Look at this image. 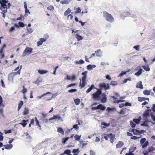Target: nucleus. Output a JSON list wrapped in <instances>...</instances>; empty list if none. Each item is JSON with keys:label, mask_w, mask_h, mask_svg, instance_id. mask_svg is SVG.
Listing matches in <instances>:
<instances>
[{"label": "nucleus", "mask_w": 155, "mask_h": 155, "mask_svg": "<svg viewBox=\"0 0 155 155\" xmlns=\"http://www.w3.org/2000/svg\"><path fill=\"white\" fill-rule=\"evenodd\" d=\"M101 94L102 91L101 89H97V91L92 94L93 99L94 100H100V96Z\"/></svg>", "instance_id": "f257e3e1"}, {"label": "nucleus", "mask_w": 155, "mask_h": 155, "mask_svg": "<svg viewBox=\"0 0 155 155\" xmlns=\"http://www.w3.org/2000/svg\"><path fill=\"white\" fill-rule=\"evenodd\" d=\"M22 65H21L20 68L19 67V66L17 67L14 70V71H17L16 72H11L8 75V77L11 78H13L16 75H20L21 73V70L22 68Z\"/></svg>", "instance_id": "f03ea898"}, {"label": "nucleus", "mask_w": 155, "mask_h": 155, "mask_svg": "<svg viewBox=\"0 0 155 155\" xmlns=\"http://www.w3.org/2000/svg\"><path fill=\"white\" fill-rule=\"evenodd\" d=\"M103 16L106 20L110 22H112L114 21V18L112 15L106 12H103Z\"/></svg>", "instance_id": "7ed1b4c3"}, {"label": "nucleus", "mask_w": 155, "mask_h": 155, "mask_svg": "<svg viewBox=\"0 0 155 155\" xmlns=\"http://www.w3.org/2000/svg\"><path fill=\"white\" fill-rule=\"evenodd\" d=\"M71 11L70 8H68L64 12V15L66 16L67 15V19H68L70 17V19L71 20L73 19V16L71 14H69L71 12Z\"/></svg>", "instance_id": "20e7f679"}, {"label": "nucleus", "mask_w": 155, "mask_h": 155, "mask_svg": "<svg viewBox=\"0 0 155 155\" xmlns=\"http://www.w3.org/2000/svg\"><path fill=\"white\" fill-rule=\"evenodd\" d=\"M32 48L29 47H26L23 52V56H25L28 54H30L32 52Z\"/></svg>", "instance_id": "39448f33"}, {"label": "nucleus", "mask_w": 155, "mask_h": 155, "mask_svg": "<svg viewBox=\"0 0 155 155\" xmlns=\"http://www.w3.org/2000/svg\"><path fill=\"white\" fill-rule=\"evenodd\" d=\"M146 139L145 138H143L141 139L140 140V143L142 145V147L144 148L146 147L149 144L148 141H146Z\"/></svg>", "instance_id": "423d86ee"}, {"label": "nucleus", "mask_w": 155, "mask_h": 155, "mask_svg": "<svg viewBox=\"0 0 155 155\" xmlns=\"http://www.w3.org/2000/svg\"><path fill=\"white\" fill-rule=\"evenodd\" d=\"M99 86L101 88L100 89H101L104 88L106 90L110 88L109 84H106L104 83H102L99 84Z\"/></svg>", "instance_id": "0eeeda50"}, {"label": "nucleus", "mask_w": 155, "mask_h": 155, "mask_svg": "<svg viewBox=\"0 0 155 155\" xmlns=\"http://www.w3.org/2000/svg\"><path fill=\"white\" fill-rule=\"evenodd\" d=\"M105 107L103 106L102 104H100L98 105L97 107H92L91 109L92 110H94L98 109H100L101 110H104L105 109Z\"/></svg>", "instance_id": "6e6552de"}, {"label": "nucleus", "mask_w": 155, "mask_h": 155, "mask_svg": "<svg viewBox=\"0 0 155 155\" xmlns=\"http://www.w3.org/2000/svg\"><path fill=\"white\" fill-rule=\"evenodd\" d=\"M82 81L81 83V79H80V83L79 85V86L81 87V88L84 87L86 84V79H85L84 78H82Z\"/></svg>", "instance_id": "1a4fd4ad"}, {"label": "nucleus", "mask_w": 155, "mask_h": 155, "mask_svg": "<svg viewBox=\"0 0 155 155\" xmlns=\"http://www.w3.org/2000/svg\"><path fill=\"white\" fill-rule=\"evenodd\" d=\"M44 97V99L45 100L50 101L53 98V95L51 93V94H48Z\"/></svg>", "instance_id": "9d476101"}, {"label": "nucleus", "mask_w": 155, "mask_h": 155, "mask_svg": "<svg viewBox=\"0 0 155 155\" xmlns=\"http://www.w3.org/2000/svg\"><path fill=\"white\" fill-rule=\"evenodd\" d=\"M136 149L135 147H131L129 149V152L126 153L125 155H134V153H133V152Z\"/></svg>", "instance_id": "9b49d317"}, {"label": "nucleus", "mask_w": 155, "mask_h": 155, "mask_svg": "<svg viewBox=\"0 0 155 155\" xmlns=\"http://www.w3.org/2000/svg\"><path fill=\"white\" fill-rule=\"evenodd\" d=\"M136 70H139V71L135 74V75L137 76H139L142 73L143 69L140 66H138L136 68Z\"/></svg>", "instance_id": "f8f14e48"}, {"label": "nucleus", "mask_w": 155, "mask_h": 155, "mask_svg": "<svg viewBox=\"0 0 155 155\" xmlns=\"http://www.w3.org/2000/svg\"><path fill=\"white\" fill-rule=\"evenodd\" d=\"M46 41V39L41 38L40 39V41H38L37 43V46H39L42 45L44 42Z\"/></svg>", "instance_id": "ddd939ff"}, {"label": "nucleus", "mask_w": 155, "mask_h": 155, "mask_svg": "<svg viewBox=\"0 0 155 155\" xmlns=\"http://www.w3.org/2000/svg\"><path fill=\"white\" fill-rule=\"evenodd\" d=\"M151 111V109H147L146 110L143 114V116L144 117H147L149 115V112Z\"/></svg>", "instance_id": "4468645a"}, {"label": "nucleus", "mask_w": 155, "mask_h": 155, "mask_svg": "<svg viewBox=\"0 0 155 155\" xmlns=\"http://www.w3.org/2000/svg\"><path fill=\"white\" fill-rule=\"evenodd\" d=\"M24 7L25 9V15L27 14H30V12L29 10L27 8V3L26 2H24Z\"/></svg>", "instance_id": "2eb2a0df"}, {"label": "nucleus", "mask_w": 155, "mask_h": 155, "mask_svg": "<svg viewBox=\"0 0 155 155\" xmlns=\"http://www.w3.org/2000/svg\"><path fill=\"white\" fill-rule=\"evenodd\" d=\"M108 137L110 138V142L113 143L115 138V136L112 135V134L111 133L109 134Z\"/></svg>", "instance_id": "dca6fc26"}, {"label": "nucleus", "mask_w": 155, "mask_h": 155, "mask_svg": "<svg viewBox=\"0 0 155 155\" xmlns=\"http://www.w3.org/2000/svg\"><path fill=\"white\" fill-rule=\"evenodd\" d=\"M102 96L103 97L101 99V101L103 103H105L107 101V98L106 97V95L105 94H102Z\"/></svg>", "instance_id": "f3484780"}, {"label": "nucleus", "mask_w": 155, "mask_h": 155, "mask_svg": "<svg viewBox=\"0 0 155 155\" xmlns=\"http://www.w3.org/2000/svg\"><path fill=\"white\" fill-rule=\"evenodd\" d=\"M130 15V13L128 12H123L121 14V17L123 18L129 15Z\"/></svg>", "instance_id": "a211bd4d"}, {"label": "nucleus", "mask_w": 155, "mask_h": 155, "mask_svg": "<svg viewBox=\"0 0 155 155\" xmlns=\"http://www.w3.org/2000/svg\"><path fill=\"white\" fill-rule=\"evenodd\" d=\"M58 118L59 120L61 118V117L59 116L58 115H54L53 117L51 118L49 120H53L57 118Z\"/></svg>", "instance_id": "6ab92c4d"}, {"label": "nucleus", "mask_w": 155, "mask_h": 155, "mask_svg": "<svg viewBox=\"0 0 155 155\" xmlns=\"http://www.w3.org/2000/svg\"><path fill=\"white\" fill-rule=\"evenodd\" d=\"M29 113V110L28 108L25 107L24 109V110L23 112V114L24 115L28 114Z\"/></svg>", "instance_id": "aec40b11"}, {"label": "nucleus", "mask_w": 155, "mask_h": 155, "mask_svg": "<svg viewBox=\"0 0 155 155\" xmlns=\"http://www.w3.org/2000/svg\"><path fill=\"white\" fill-rule=\"evenodd\" d=\"M124 143L123 142L119 141L116 145V147L117 148H120L124 145Z\"/></svg>", "instance_id": "412c9836"}, {"label": "nucleus", "mask_w": 155, "mask_h": 155, "mask_svg": "<svg viewBox=\"0 0 155 155\" xmlns=\"http://www.w3.org/2000/svg\"><path fill=\"white\" fill-rule=\"evenodd\" d=\"M28 120H22L21 121V123L20 124H21L23 127H25L26 126L27 123V122H28Z\"/></svg>", "instance_id": "4be33fe9"}, {"label": "nucleus", "mask_w": 155, "mask_h": 155, "mask_svg": "<svg viewBox=\"0 0 155 155\" xmlns=\"http://www.w3.org/2000/svg\"><path fill=\"white\" fill-rule=\"evenodd\" d=\"M95 53L96 54V55L98 57H101V51L100 49L95 51Z\"/></svg>", "instance_id": "5701e85b"}, {"label": "nucleus", "mask_w": 155, "mask_h": 155, "mask_svg": "<svg viewBox=\"0 0 155 155\" xmlns=\"http://www.w3.org/2000/svg\"><path fill=\"white\" fill-rule=\"evenodd\" d=\"M35 122H36V125L38 126L39 127V129L40 130H41V126L40 124H39V122L38 120L37 119V117H35Z\"/></svg>", "instance_id": "b1692460"}, {"label": "nucleus", "mask_w": 155, "mask_h": 155, "mask_svg": "<svg viewBox=\"0 0 155 155\" xmlns=\"http://www.w3.org/2000/svg\"><path fill=\"white\" fill-rule=\"evenodd\" d=\"M131 132L133 133V134L135 135L139 134L140 131L137 130L133 129L132 130Z\"/></svg>", "instance_id": "393cba45"}, {"label": "nucleus", "mask_w": 155, "mask_h": 155, "mask_svg": "<svg viewBox=\"0 0 155 155\" xmlns=\"http://www.w3.org/2000/svg\"><path fill=\"white\" fill-rule=\"evenodd\" d=\"M95 89V87H94V84H92L91 86L89 87L87 90L86 92L87 93H88L90 92L91 90L93 89Z\"/></svg>", "instance_id": "a878e982"}, {"label": "nucleus", "mask_w": 155, "mask_h": 155, "mask_svg": "<svg viewBox=\"0 0 155 155\" xmlns=\"http://www.w3.org/2000/svg\"><path fill=\"white\" fill-rule=\"evenodd\" d=\"M0 3L1 4V6L3 8H7V5L5 3H4L2 1V0L1 2H0Z\"/></svg>", "instance_id": "bb28decb"}, {"label": "nucleus", "mask_w": 155, "mask_h": 155, "mask_svg": "<svg viewBox=\"0 0 155 155\" xmlns=\"http://www.w3.org/2000/svg\"><path fill=\"white\" fill-rule=\"evenodd\" d=\"M75 36H76V38L77 39V40L78 41H79L83 39V38L81 36L79 35L78 34H76L75 35Z\"/></svg>", "instance_id": "cd10ccee"}, {"label": "nucleus", "mask_w": 155, "mask_h": 155, "mask_svg": "<svg viewBox=\"0 0 155 155\" xmlns=\"http://www.w3.org/2000/svg\"><path fill=\"white\" fill-rule=\"evenodd\" d=\"M142 67L143 69L146 71H149L150 70V68L148 65H143Z\"/></svg>", "instance_id": "c85d7f7f"}, {"label": "nucleus", "mask_w": 155, "mask_h": 155, "mask_svg": "<svg viewBox=\"0 0 155 155\" xmlns=\"http://www.w3.org/2000/svg\"><path fill=\"white\" fill-rule=\"evenodd\" d=\"M155 150V147L152 146L149 147L148 148V151L149 152L153 151H154Z\"/></svg>", "instance_id": "c756f323"}, {"label": "nucleus", "mask_w": 155, "mask_h": 155, "mask_svg": "<svg viewBox=\"0 0 155 155\" xmlns=\"http://www.w3.org/2000/svg\"><path fill=\"white\" fill-rule=\"evenodd\" d=\"M23 104V102L22 101H20L18 104V110L19 111Z\"/></svg>", "instance_id": "7c9ffc66"}, {"label": "nucleus", "mask_w": 155, "mask_h": 155, "mask_svg": "<svg viewBox=\"0 0 155 155\" xmlns=\"http://www.w3.org/2000/svg\"><path fill=\"white\" fill-rule=\"evenodd\" d=\"M57 131L62 134L64 135V132L63 129L61 127H59L57 129Z\"/></svg>", "instance_id": "2f4dec72"}, {"label": "nucleus", "mask_w": 155, "mask_h": 155, "mask_svg": "<svg viewBox=\"0 0 155 155\" xmlns=\"http://www.w3.org/2000/svg\"><path fill=\"white\" fill-rule=\"evenodd\" d=\"M38 72L40 74H43L47 73L48 72V71L44 70H38Z\"/></svg>", "instance_id": "473e14b6"}, {"label": "nucleus", "mask_w": 155, "mask_h": 155, "mask_svg": "<svg viewBox=\"0 0 155 155\" xmlns=\"http://www.w3.org/2000/svg\"><path fill=\"white\" fill-rule=\"evenodd\" d=\"M150 90H144L143 91V94L146 95H149L150 94Z\"/></svg>", "instance_id": "72a5a7b5"}, {"label": "nucleus", "mask_w": 155, "mask_h": 155, "mask_svg": "<svg viewBox=\"0 0 155 155\" xmlns=\"http://www.w3.org/2000/svg\"><path fill=\"white\" fill-rule=\"evenodd\" d=\"M74 101L75 104L78 105L79 104L80 102V100L79 98H77L74 100Z\"/></svg>", "instance_id": "f704fd0d"}, {"label": "nucleus", "mask_w": 155, "mask_h": 155, "mask_svg": "<svg viewBox=\"0 0 155 155\" xmlns=\"http://www.w3.org/2000/svg\"><path fill=\"white\" fill-rule=\"evenodd\" d=\"M148 122H150V121H145L143 123L141 124V125L142 126H144L146 127H148Z\"/></svg>", "instance_id": "c9c22d12"}, {"label": "nucleus", "mask_w": 155, "mask_h": 155, "mask_svg": "<svg viewBox=\"0 0 155 155\" xmlns=\"http://www.w3.org/2000/svg\"><path fill=\"white\" fill-rule=\"evenodd\" d=\"M136 87L137 88H140L141 89L143 88V86L141 81L140 82V83L137 84V85L136 86Z\"/></svg>", "instance_id": "e433bc0d"}, {"label": "nucleus", "mask_w": 155, "mask_h": 155, "mask_svg": "<svg viewBox=\"0 0 155 155\" xmlns=\"http://www.w3.org/2000/svg\"><path fill=\"white\" fill-rule=\"evenodd\" d=\"M69 139V137H68L66 138H63L62 139V144H65L66 142Z\"/></svg>", "instance_id": "4c0bfd02"}, {"label": "nucleus", "mask_w": 155, "mask_h": 155, "mask_svg": "<svg viewBox=\"0 0 155 155\" xmlns=\"http://www.w3.org/2000/svg\"><path fill=\"white\" fill-rule=\"evenodd\" d=\"M4 147H5V148L6 149H11L13 147L12 144H8L7 145H4Z\"/></svg>", "instance_id": "58836bf2"}, {"label": "nucleus", "mask_w": 155, "mask_h": 155, "mask_svg": "<svg viewBox=\"0 0 155 155\" xmlns=\"http://www.w3.org/2000/svg\"><path fill=\"white\" fill-rule=\"evenodd\" d=\"M22 87L23 89L21 91V92L24 95H25V94L27 92V90L25 87L24 86H23Z\"/></svg>", "instance_id": "ea45409f"}, {"label": "nucleus", "mask_w": 155, "mask_h": 155, "mask_svg": "<svg viewBox=\"0 0 155 155\" xmlns=\"http://www.w3.org/2000/svg\"><path fill=\"white\" fill-rule=\"evenodd\" d=\"M107 111H114L115 110L116 111V108L115 107H113L111 108L110 107H108L107 109Z\"/></svg>", "instance_id": "a19ab883"}, {"label": "nucleus", "mask_w": 155, "mask_h": 155, "mask_svg": "<svg viewBox=\"0 0 155 155\" xmlns=\"http://www.w3.org/2000/svg\"><path fill=\"white\" fill-rule=\"evenodd\" d=\"M48 94H51V93L49 92H48L46 93L43 94L41 96H38V97L39 99H41V98H42V97H44V96H46Z\"/></svg>", "instance_id": "79ce46f5"}, {"label": "nucleus", "mask_w": 155, "mask_h": 155, "mask_svg": "<svg viewBox=\"0 0 155 155\" xmlns=\"http://www.w3.org/2000/svg\"><path fill=\"white\" fill-rule=\"evenodd\" d=\"M84 62L83 60L81 59L79 61H76L75 62V63L77 64H84Z\"/></svg>", "instance_id": "37998d69"}, {"label": "nucleus", "mask_w": 155, "mask_h": 155, "mask_svg": "<svg viewBox=\"0 0 155 155\" xmlns=\"http://www.w3.org/2000/svg\"><path fill=\"white\" fill-rule=\"evenodd\" d=\"M87 71H84V72H82L81 74L82 75H83L84 76L83 77H82V78H84L85 79H86L87 74Z\"/></svg>", "instance_id": "c03bdc74"}, {"label": "nucleus", "mask_w": 155, "mask_h": 155, "mask_svg": "<svg viewBox=\"0 0 155 155\" xmlns=\"http://www.w3.org/2000/svg\"><path fill=\"white\" fill-rule=\"evenodd\" d=\"M81 137V136H79L77 134H76L74 136V137L75 139V140L78 141H79Z\"/></svg>", "instance_id": "a18cd8bd"}, {"label": "nucleus", "mask_w": 155, "mask_h": 155, "mask_svg": "<svg viewBox=\"0 0 155 155\" xmlns=\"http://www.w3.org/2000/svg\"><path fill=\"white\" fill-rule=\"evenodd\" d=\"M47 9L50 11H53L54 10V7L53 5H50L47 7Z\"/></svg>", "instance_id": "49530a36"}, {"label": "nucleus", "mask_w": 155, "mask_h": 155, "mask_svg": "<svg viewBox=\"0 0 155 155\" xmlns=\"http://www.w3.org/2000/svg\"><path fill=\"white\" fill-rule=\"evenodd\" d=\"M4 49L1 48L0 49V54H2L1 58H3L4 57V54L3 53Z\"/></svg>", "instance_id": "de8ad7c7"}, {"label": "nucleus", "mask_w": 155, "mask_h": 155, "mask_svg": "<svg viewBox=\"0 0 155 155\" xmlns=\"http://www.w3.org/2000/svg\"><path fill=\"white\" fill-rule=\"evenodd\" d=\"M110 84L111 85L115 86L117 85V81H112L110 82Z\"/></svg>", "instance_id": "09e8293b"}, {"label": "nucleus", "mask_w": 155, "mask_h": 155, "mask_svg": "<svg viewBox=\"0 0 155 155\" xmlns=\"http://www.w3.org/2000/svg\"><path fill=\"white\" fill-rule=\"evenodd\" d=\"M79 127L78 125V124H75L73 125V128H71L70 130H72L73 128L75 129L76 130H78Z\"/></svg>", "instance_id": "8fccbe9b"}, {"label": "nucleus", "mask_w": 155, "mask_h": 155, "mask_svg": "<svg viewBox=\"0 0 155 155\" xmlns=\"http://www.w3.org/2000/svg\"><path fill=\"white\" fill-rule=\"evenodd\" d=\"M138 100L140 102L145 100V97H138Z\"/></svg>", "instance_id": "3c124183"}, {"label": "nucleus", "mask_w": 155, "mask_h": 155, "mask_svg": "<svg viewBox=\"0 0 155 155\" xmlns=\"http://www.w3.org/2000/svg\"><path fill=\"white\" fill-rule=\"evenodd\" d=\"M124 101H125V100H117L115 101H114V102L115 103H118L120 102H124Z\"/></svg>", "instance_id": "603ef678"}, {"label": "nucleus", "mask_w": 155, "mask_h": 155, "mask_svg": "<svg viewBox=\"0 0 155 155\" xmlns=\"http://www.w3.org/2000/svg\"><path fill=\"white\" fill-rule=\"evenodd\" d=\"M130 123L131 127L132 128H134L136 126V124H134L132 121H130Z\"/></svg>", "instance_id": "864d4df0"}, {"label": "nucleus", "mask_w": 155, "mask_h": 155, "mask_svg": "<svg viewBox=\"0 0 155 155\" xmlns=\"http://www.w3.org/2000/svg\"><path fill=\"white\" fill-rule=\"evenodd\" d=\"M60 3L62 4H68V2L67 0H62L60 1Z\"/></svg>", "instance_id": "5fc2aeb1"}, {"label": "nucleus", "mask_w": 155, "mask_h": 155, "mask_svg": "<svg viewBox=\"0 0 155 155\" xmlns=\"http://www.w3.org/2000/svg\"><path fill=\"white\" fill-rule=\"evenodd\" d=\"M140 120V119H134L133 120L134 121L136 124H139Z\"/></svg>", "instance_id": "6e6d98bb"}, {"label": "nucleus", "mask_w": 155, "mask_h": 155, "mask_svg": "<svg viewBox=\"0 0 155 155\" xmlns=\"http://www.w3.org/2000/svg\"><path fill=\"white\" fill-rule=\"evenodd\" d=\"M93 65H88L87 66V68L88 70H91L92 69V66Z\"/></svg>", "instance_id": "4d7b16f0"}, {"label": "nucleus", "mask_w": 155, "mask_h": 155, "mask_svg": "<svg viewBox=\"0 0 155 155\" xmlns=\"http://www.w3.org/2000/svg\"><path fill=\"white\" fill-rule=\"evenodd\" d=\"M77 91V90L76 89H71L69 90L68 92L69 93H71L76 92Z\"/></svg>", "instance_id": "13d9d810"}, {"label": "nucleus", "mask_w": 155, "mask_h": 155, "mask_svg": "<svg viewBox=\"0 0 155 155\" xmlns=\"http://www.w3.org/2000/svg\"><path fill=\"white\" fill-rule=\"evenodd\" d=\"M81 10L80 8L78 7L77 9V10L75 12V13L76 14L78 13H79L81 12Z\"/></svg>", "instance_id": "bf43d9fd"}, {"label": "nucleus", "mask_w": 155, "mask_h": 155, "mask_svg": "<svg viewBox=\"0 0 155 155\" xmlns=\"http://www.w3.org/2000/svg\"><path fill=\"white\" fill-rule=\"evenodd\" d=\"M139 46L138 45H136L134 47V48L137 51H139Z\"/></svg>", "instance_id": "052dcab7"}, {"label": "nucleus", "mask_w": 155, "mask_h": 155, "mask_svg": "<svg viewBox=\"0 0 155 155\" xmlns=\"http://www.w3.org/2000/svg\"><path fill=\"white\" fill-rule=\"evenodd\" d=\"M149 153L148 151H147L146 150H144L143 152V153L144 155H148V153Z\"/></svg>", "instance_id": "680f3d73"}, {"label": "nucleus", "mask_w": 155, "mask_h": 155, "mask_svg": "<svg viewBox=\"0 0 155 155\" xmlns=\"http://www.w3.org/2000/svg\"><path fill=\"white\" fill-rule=\"evenodd\" d=\"M18 25L19 26L21 27H23L25 26L24 24L22 22H19L18 23Z\"/></svg>", "instance_id": "e2e57ef3"}, {"label": "nucleus", "mask_w": 155, "mask_h": 155, "mask_svg": "<svg viewBox=\"0 0 155 155\" xmlns=\"http://www.w3.org/2000/svg\"><path fill=\"white\" fill-rule=\"evenodd\" d=\"M90 155H95V152L93 150H91L90 151Z\"/></svg>", "instance_id": "0e129e2a"}, {"label": "nucleus", "mask_w": 155, "mask_h": 155, "mask_svg": "<svg viewBox=\"0 0 155 155\" xmlns=\"http://www.w3.org/2000/svg\"><path fill=\"white\" fill-rule=\"evenodd\" d=\"M71 153V151L69 150H66L64 151V153L69 154Z\"/></svg>", "instance_id": "69168bd1"}, {"label": "nucleus", "mask_w": 155, "mask_h": 155, "mask_svg": "<svg viewBox=\"0 0 155 155\" xmlns=\"http://www.w3.org/2000/svg\"><path fill=\"white\" fill-rule=\"evenodd\" d=\"M71 78L70 80L72 81H74L75 80L76 78V76L75 75H73Z\"/></svg>", "instance_id": "338daca9"}, {"label": "nucleus", "mask_w": 155, "mask_h": 155, "mask_svg": "<svg viewBox=\"0 0 155 155\" xmlns=\"http://www.w3.org/2000/svg\"><path fill=\"white\" fill-rule=\"evenodd\" d=\"M151 109L153 111L155 112V104H153V107H152Z\"/></svg>", "instance_id": "774afa93"}]
</instances>
